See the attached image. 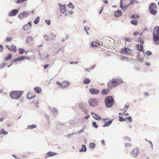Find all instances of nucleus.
<instances>
[{
    "label": "nucleus",
    "mask_w": 159,
    "mask_h": 159,
    "mask_svg": "<svg viewBox=\"0 0 159 159\" xmlns=\"http://www.w3.org/2000/svg\"><path fill=\"white\" fill-rule=\"evenodd\" d=\"M123 82V81L120 79H112L108 83L107 87L110 89H112Z\"/></svg>",
    "instance_id": "obj_1"
},
{
    "label": "nucleus",
    "mask_w": 159,
    "mask_h": 159,
    "mask_svg": "<svg viewBox=\"0 0 159 159\" xmlns=\"http://www.w3.org/2000/svg\"><path fill=\"white\" fill-rule=\"evenodd\" d=\"M153 37L154 43L157 45L159 43L157 42L159 41V27L157 26L155 27L154 29Z\"/></svg>",
    "instance_id": "obj_2"
},
{
    "label": "nucleus",
    "mask_w": 159,
    "mask_h": 159,
    "mask_svg": "<svg viewBox=\"0 0 159 159\" xmlns=\"http://www.w3.org/2000/svg\"><path fill=\"white\" fill-rule=\"evenodd\" d=\"M114 100L113 97L111 96L107 97L105 99V102L106 107L110 108L113 105Z\"/></svg>",
    "instance_id": "obj_3"
},
{
    "label": "nucleus",
    "mask_w": 159,
    "mask_h": 159,
    "mask_svg": "<svg viewBox=\"0 0 159 159\" xmlns=\"http://www.w3.org/2000/svg\"><path fill=\"white\" fill-rule=\"evenodd\" d=\"M23 93L22 91H12L10 93V96L11 98L13 99H17L21 97Z\"/></svg>",
    "instance_id": "obj_4"
},
{
    "label": "nucleus",
    "mask_w": 159,
    "mask_h": 159,
    "mask_svg": "<svg viewBox=\"0 0 159 159\" xmlns=\"http://www.w3.org/2000/svg\"><path fill=\"white\" fill-rule=\"evenodd\" d=\"M130 0H121L120 3V7L123 10H125L129 5Z\"/></svg>",
    "instance_id": "obj_5"
},
{
    "label": "nucleus",
    "mask_w": 159,
    "mask_h": 159,
    "mask_svg": "<svg viewBox=\"0 0 159 159\" xmlns=\"http://www.w3.org/2000/svg\"><path fill=\"white\" fill-rule=\"evenodd\" d=\"M149 9L150 13L153 15H155L157 13V7L156 4L154 3H151L149 5Z\"/></svg>",
    "instance_id": "obj_6"
},
{
    "label": "nucleus",
    "mask_w": 159,
    "mask_h": 159,
    "mask_svg": "<svg viewBox=\"0 0 159 159\" xmlns=\"http://www.w3.org/2000/svg\"><path fill=\"white\" fill-rule=\"evenodd\" d=\"M89 105L92 107H94L98 105V101L97 98H91L89 101Z\"/></svg>",
    "instance_id": "obj_7"
},
{
    "label": "nucleus",
    "mask_w": 159,
    "mask_h": 159,
    "mask_svg": "<svg viewBox=\"0 0 159 159\" xmlns=\"http://www.w3.org/2000/svg\"><path fill=\"white\" fill-rule=\"evenodd\" d=\"M29 15V14L27 11H25L20 13L18 17L20 19H22L26 18Z\"/></svg>",
    "instance_id": "obj_8"
},
{
    "label": "nucleus",
    "mask_w": 159,
    "mask_h": 159,
    "mask_svg": "<svg viewBox=\"0 0 159 159\" xmlns=\"http://www.w3.org/2000/svg\"><path fill=\"white\" fill-rule=\"evenodd\" d=\"M139 153V150L137 148H135L131 152V156L134 157L137 156Z\"/></svg>",
    "instance_id": "obj_9"
},
{
    "label": "nucleus",
    "mask_w": 159,
    "mask_h": 159,
    "mask_svg": "<svg viewBox=\"0 0 159 159\" xmlns=\"http://www.w3.org/2000/svg\"><path fill=\"white\" fill-rule=\"evenodd\" d=\"M90 93L93 95H96L99 94V91L98 89L95 88H91L89 90Z\"/></svg>",
    "instance_id": "obj_10"
},
{
    "label": "nucleus",
    "mask_w": 159,
    "mask_h": 159,
    "mask_svg": "<svg viewBox=\"0 0 159 159\" xmlns=\"http://www.w3.org/2000/svg\"><path fill=\"white\" fill-rule=\"evenodd\" d=\"M6 47L9 50L13 52H16L17 51L16 46L13 44H12L11 46L7 45Z\"/></svg>",
    "instance_id": "obj_11"
},
{
    "label": "nucleus",
    "mask_w": 159,
    "mask_h": 159,
    "mask_svg": "<svg viewBox=\"0 0 159 159\" xmlns=\"http://www.w3.org/2000/svg\"><path fill=\"white\" fill-rule=\"evenodd\" d=\"M59 5L61 7L60 11L61 13H63L66 11V5H62L61 3H59Z\"/></svg>",
    "instance_id": "obj_12"
},
{
    "label": "nucleus",
    "mask_w": 159,
    "mask_h": 159,
    "mask_svg": "<svg viewBox=\"0 0 159 159\" xmlns=\"http://www.w3.org/2000/svg\"><path fill=\"white\" fill-rule=\"evenodd\" d=\"M18 10L17 9H14L11 11L8 14L10 16H16L18 13Z\"/></svg>",
    "instance_id": "obj_13"
},
{
    "label": "nucleus",
    "mask_w": 159,
    "mask_h": 159,
    "mask_svg": "<svg viewBox=\"0 0 159 159\" xmlns=\"http://www.w3.org/2000/svg\"><path fill=\"white\" fill-rule=\"evenodd\" d=\"M32 25L31 21H29L27 24L24 25L23 27V29L25 30H28L31 27Z\"/></svg>",
    "instance_id": "obj_14"
},
{
    "label": "nucleus",
    "mask_w": 159,
    "mask_h": 159,
    "mask_svg": "<svg viewBox=\"0 0 159 159\" xmlns=\"http://www.w3.org/2000/svg\"><path fill=\"white\" fill-rule=\"evenodd\" d=\"M57 155V153L52 152H49L46 154V157H52Z\"/></svg>",
    "instance_id": "obj_15"
},
{
    "label": "nucleus",
    "mask_w": 159,
    "mask_h": 159,
    "mask_svg": "<svg viewBox=\"0 0 159 159\" xmlns=\"http://www.w3.org/2000/svg\"><path fill=\"white\" fill-rule=\"evenodd\" d=\"M36 96L34 93L30 92L28 93L27 98L28 99H31L32 98H34Z\"/></svg>",
    "instance_id": "obj_16"
},
{
    "label": "nucleus",
    "mask_w": 159,
    "mask_h": 159,
    "mask_svg": "<svg viewBox=\"0 0 159 159\" xmlns=\"http://www.w3.org/2000/svg\"><path fill=\"white\" fill-rule=\"evenodd\" d=\"M128 50L130 51V50L129 48H125L123 49H122L121 50V52L125 55H128L129 54V53L128 52Z\"/></svg>",
    "instance_id": "obj_17"
},
{
    "label": "nucleus",
    "mask_w": 159,
    "mask_h": 159,
    "mask_svg": "<svg viewBox=\"0 0 159 159\" xmlns=\"http://www.w3.org/2000/svg\"><path fill=\"white\" fill-rule=\"evenodd\" d=\"M25 56H23L18 57L17 58L14 60L13 61V62H15L17 61H22L23 60H24L25 59Z\"/></svg>",
    "instance_id": "obj_18"
},
{
    "label": "nucleus",
    "mask_w": 159,
    "mask_h": 159,
    "mask_svg": "<svg viewBox=\"0 0 159 159\" xmlns=\"http://www.w3.org/2000/svg\"><path fill=\"white\" fill-rule=\"evenodd\" d=\"M91 114L92 115V116L93 118L95 119L96 120H100L101 119V117L99 116L98 115L96 114L91 112Z\"/></svg>",
    "instance_id": "obj_19"
},
{
    "label": "nucleus",
    "mask_w": 159,
    "mask_h": 159,
    "mask_svg": "<svg viewBox=\"0 0 159 159\" xmlns=\"http://www.w3.org/2000/svg\"><path fill=\"white\" fill-rule=\"evenodd\" d=\"M70 85L69 83L67 81H65L62 82V87L63 88L67 87Z\"/></svg>",
    "instance_id": "obj_20"
},
{
    "label": "nucleus",
    "mask_w": 159,
    "mask_h": 159,
    "mask_svg": "<svg viewBox=\"0 0 159 159\" xmlns=\"http://www.w3.org/2000/svg\"><path fill=\"white\" fill-rule=\"evenodd\" d=\"M34 91L37 93H40L42 91V89L40 87H36L34 88Z\"/></svg>",
    "instance_id": "obj_21"
},
{
    "label": "nucleus",
    "mask_w": 159,
    "mask_h": 159,
    "mask_svg": "<svg viewBox=\"0 0 159 159\" xmlns=\"http://www.w3.org/2000/svg\"><path fill=\"white\" fill-rule=\"evenodd\" d=\"M110 89L108 88L107 89H104L102 90L101 93L102 95H105L108 93L110 91Z\"/></svg>",
    "instance_id": "obj_22"
},
{
    "label": "nucleus",
    "mask_w": 159,
    "mask_h": 159,
    "mask_svg": "<svg viewBox=\"0 0 159 159\" xmlns=\"http://www.w3.org/2000/svg\"><path fill=\"white\" fill-rule=\"evenodd\" d=\"M122 12L121 11L118 10L116 11L115 13V16L116 17H118L121 16Z\"/></svg>",
    "instance_id": "obj_23"
},
{
    "label": "nucleus",
    "mask_w": 159,
    "mask_h": 159,
    "mask_svg": "<svg viewBox=\"0 0 159 159\" xmlns=\"http://www.w3.org/2000/svg\"><path fill=\"white\" fill-rule=\"evenodd\" d=\"M37 127V126L34 125H29L28 126V127L26 129H33Z\"/></svg>",
    "instance_id": "obj_24"
},
{
    "label": "nucleus",
    "mask_w": 159,
    "mask_h": 159,
    "mask_svg": "<svg viewBox=\"0 0 159 159\" xmlns=\"http://www.w3.org/2000/svg\"><path fill=\"white\" fill-rule=\"evenodd\" d=\"M90 82V80L87 78H85L83 81V83L85 84H89Z\"/></svg>",
    "instance_id": "obj_25"
},
{
    "label": "nucleus",
    "mask_w": 159,
    "mask_h": 159,
    "mask_svg": "<svg viewBox=\"0 0 159 159\" xmlns=\"http://www.w3.org/2000/svg\"><path fill=\"white\" fill-rule=\"evenodd\" d=\"M138 3L139 2L136 0H130V2H129V5Z\"/></svg>",
    "instance_id": "obj_26"
},
{
    "label": "nucleus",
    "mask_w": 159,
    "mask_h": 159,
    "mask_svg": "<svg viewBox=\"0 0 159 159\" xmlns=\"http://www.w3.org/2000/svg\"><path fill=\"white\" fill-rule=\"evenodd\" d=\"M73 13V11H66L65 14L66 16H69L70 15H71Z\"/></svg>",
    "instance_id": "obj_27"
},
{
    "label": "nucleus",
    "mask_w": 159,
    "mask_h": 159,
    "mask_svg": "<svg viewBox=\"0 0 159 159\" xmlns=\"http://www.w3.org/2000/svg\"><path fill=\"white\" fill-rule=\"evenodd\" d=\"M143 44H140V46H139V44L137 45V47L138 48L140 51L143 52Z\"/></svg>",
    "instance_id": "obj_28"
},
{
    "label": "nucleus",
    "mask_w": 159,
    "mask_h": 159,
    "mask_svg": "<svg viewBox=\"0 0 159 159\" xmlns=\"http://www.w3.org/2000/svg\"><path fill=\"white\" fill-rule=\"evenodd\" d=\"M112 122V120H110L107 122H106L104 125L103 126V127L108 126L110 125Z\"/></svg>",
    "instance_id": "obj_29"
},
{
    "label": "nucleus",
    "mask_w": 159,
    "mask_h": 159,
    "mask_svg": "<svg viewBox=\"0 0 159 159\" xmlns=\"http://www.w3.org/2000/svg\"><path fill=\"white\" fill-rule=\"evenodd\" d=\"M12 55L11 54H8L7 57L5 58V61H8L11 59Z\"/></svg>",
    "instance_id": "obj_30"
},
{
    "label": "nucleus",
    "mask_w": 159,
    "mask_h": 159,
    "mask_svg": "<svg viewBox=\"0 0 159 159\" xmlns=\"http://www.w3.org/2000/svg\"><path fill=\"white\" fill-rule=\"evenodd\" d=\"M99 45V44L97 42H92L91 43V46L92 47H98Z\"/></svg>",
    "instance_id": "obj_31"
},
{
    "label": "nucleus",
    "mask_w": 159,
    "mask_h": 159,
    "mask_svg": "<svg viewBox=\"0 0 159 159\" xmlns=\"http://www.w3.org/2000/svg\"><path fill=\"white\" fill-rule=\"evenodd\" d=\"M86 151V146L84 145H82V148L80 150V152L83 151L85 152Z\"/></svg>",
    "instance_id": "obj_32"
},
{
    "label": "nucleus",
    "mask_w": 159,
    "mask_h": 159,
    "mask_svg": "<svg viewBox=\"0 0 159 159\" xmlns=\"http://www.w3.org/2000/svg\"><path fill=\"white\" fill-rule=\"evenodd\" d=\"M138 23V21L135 20H132L131 21V23L134 25H136Z\"/></svg>",
    "instance_id": "obj_33"
},
{
    "label": "nucleus",
    "mask_w": 159,
    "mask_h": 159,
    "mask_svg": "<svg viewBox=\"0 0 159 159\" xmlns=\"http://www.w3.org/2000/svg\"><path fill=\"white\" fill-rule=\"evenodd\" d=\"M0 132L1 134H2L4 135H6L8 134V132L6 131L3 129H1Z\"/></svg>",
    "instance_id": "obj_34"
},
{
    "label": "nucleus",
    "mask_w": 159,
    "mask_h": 159,
    "mask_svg": "<svg viewBox=\"0 0 159 159\" xmlns=\"http://www.w3.org/2000/svg\"><path fill=\"white\" fill-rule=\"evenodd\" d=\"M140 17L139 16L137 15H133L131 16L130 17V18H133V19H136Z\"/></svg>",
    "instance_id": "obj_35"
},
{
    "label": "nucleus",
    "mask_w": 159,
    "mask_h": 159,
    "mask_svg": "<svg viewBox=\"0 0 159 159\" xmlns=\"http://www.w3.org/2000/svg\"><path fill=\"white\" fill-rule=\"evenodd\" d=\"M39 17H37L35 19L34 21V22L35 24H38L39 22Z\"/></svg>",
    "instance_id": "obj_36"
},
{
    "label": "nucleus",
    "mask_w": 159,
    "mask_h": 159,
    "mask_svg": "<svg viewBox=\"0 0 159 159\" xmlns=\"http://www.w3.org/2000/svg\"><path fill=\"white\" fill-rule=\"evenodd\" d=\"M95 144L94 143H91L89 144V147L91 148H93L95 147Z\"/></svg>",
    "instance_id": "obj_37"
},
{
    "label": "nucleus",
    "mask_w": 159,
    "mask_h": 159,
    "mask_svg": "<svg viewBox=\"0 0 159 159\" xmlns=\"http://www.w3.org/2000/svg\"><path fill=\"white\" fill-rule=\"evenodd\" d=\"M68 7L72 9L74 8V6L71 2L69 3V4L68 5Z\"/></svg>",
    "instance_id": "obj_38"
},
{
    "label": "nucleus",
    "mask_w": 159,
    "mask_h": 159,
    "mask_svg": "<svg viewBox=\"0 0 159 159\" xmlns=\"http://www.w3.org/2000/svg\"><path fill=\"white\" fill-rule=\"evenodd\" d=\"M19 53L20 54H22L25 52L24 49L22 48H20L19 49Z\"/></svg>",
    "instance_id": "obj_39"
},
{
    "label": "nucleus",
    "mask_w": 159,
    "mask_h": 159,
    "mask_svg": "<svg viewBox=\"0 0 159 159\" xmlns=\"http://www.w3.org/2000/svg\"><path fill=\"white\" fill-rule=\"evenodd\" d=\"M12 38L11 37L7 38L6 39V41L7 42H11L12 40Z\"/></svg>",
    "instance_id": "obj_40"
},
{
    "label": "nucleus",
    "mask_w": 159,
    "mask_h": 159,
    "mask_svg": "<svg viewBox=\"0 0 159 159\" xmlns=\"http://www.w3.org/2000/svg\"><path fill=\"white\" fill-rule=\"evenodd\" d=\"M125 119H126V120L127 119L130 122H131L132 121V117L131 116H129L128 117H126L125 118Z\"/></svg>",
    "instance_id": "obj_41"
},
{
    "label": "nucleus",
    "mask_w": 159,
    "mask_h": 159,
    "mask_svg": "<svg viewBox=\"0 0 159 159\" xmlns=\"http://www.w3.org/2000/svg\"><path fill=\"white\" fill-rule=\"evenodd\" d=\"M28 0H17L16 1L17 3H19L22 2H23Z\"/></svg>",
    "instance_id": "obj_42"
},
{
    "label": "nucleus",
    "mask_w": 159,
    "mask_h": 159,
    "mask_svg": "<svg viewBox=\"0 0 159 159\" xmlns=\"http://www.w3.org/2000/svg\"><path fill=\"white\" fill-rule=\"evenodd\" d=\"M93 125V127H95L96 128H97L98 127V126L96 124V122L94 121L92 123Z\"/></svg>",
    "instance_id": "obj_43"
},
{
    "label": "nucleus",
    "mask_w": 159,
    "mask_h": 159,
    "mask_svg": "<svg viewBox=\"0 0 159 159\" xmlns=\"http://www.w3.org/2000/svg\"><path fill=\"white\" fill-rule=\"evenodd\" d=\"M7 65V63L6 62L3 63L0 66V68L1 69L3 68L4 66Z\"/></svg>",
    "instance_id": "obj_44"
},
{
    "label": "nucleus",
    "mask_w": 159,
    "mask_h": 159,
    "mask_svg": "<svg viewBox=\"0 0 159 159\" xmlns=\"http://www.w3.org/2000/svg\"><path fill=\"white\" fill-rule=\"evenodd\" d=\"M119 120L120 121H123L126 120V119H125L124 118H123L121 116H119Z\"/></svg>",
    "instance_id": "obj_45"
},
{
    "label": "nucleus",
    "mask_w": 159,
    "mask_h": 159,
    "mask_svg": "<svg viewBox=\"0 0 159 159\" xmlns=\"http://www.w3.org/2000/svg\"><path fill=\"white\" fill-rule=\"evenodd\" d=\"M84 29H85V30L87 34H89L88 33V31L89 30V28L88 27L85 26L84 27Z\"/></svg>",
    "instance_id": "obj_46"
},
{
    "label": "nucleus",
    "mask_w": 159,
    "mask_h": 159,
    "mask_svg": "<svg viewBox=\"0 0 159 159\" xmlns=\"http://www.w3.org/2000/svg\"><path fill=\"white\" fill-rule=\"evenodd\" d=\"M125 40L126 42H131L132 41V39L130 38H126Z\"/></svg>",
    "instance_id": "obj_47"
},
{
    "label": "nucleus",
    "mask_w": 159,
    "mask_h": 159,
    "mask_svg": "<svg viewBox=\"0 0 159 159\" xmlns=\"http://www.w3.org/2000/svg\"><path fill=\"white\" fill-rule=\"evenodd\" d=\"M6 124L8 127H9L11 126V122L10 121H8L6 122Z\"/></svg>",
    "instance_id": "obj_48"
},
{
    "label": "nucleus",
    "mask_w": 159,
    "mask_h": 159,
    "mask_svg": "<svg viewBox=\"0 0 159 159\" xmlns=\"http://www.w3.org/2000/svg\"><path fill=\"white\" fill-rule=\"evenodd\" d=\"M146 54L148 55H150L152 54V52L149 51H147L146 52Z\"/></svg>",
    "instance_id": "obj_49"
},
{
    "label": "nucleus",
    "mask_w": 159,
    "mask_h": 159,
    "mask_svg": "<svg viewBox=\"0 0 159 159\" xmlns=\"http://www.w3.org/2000/svg\"><path fill=\"white\" fill-rule=\"evenodd\" d=\"M3 50V48L2 46L0 45V52H2Z\"/></svg>",
    "instance_id": "obj_50"
},
{
    "label": "nucleus",
    "mask_w": 159,
    "mask_h": 159,
    "mask_svg": "<svg viewBox=\"0 0 159 159\" xmlns=\"http://www.w3.org/2000/svg\"><path fill=\"white\" fill-rule=\"evenodd\" d=\"M45 22L48 25H50V20H47L45 21Z\"/></svg>",
    "instance_id": "obj_51"
},
{
    "label": "nucleus",
    "mask_w": 159,
    "mask_h": 159,
    "mask_svg": "<svg viewBox=\"0 0 159 159\" xmlns=\"http://www.w3.org/2000/svg\"><path fill=\"white\" fill-rule=\"evenodd\" d=\"M56 84L58 85H59V86H61L62 87V83H60V82H59V81H57V82H56Z\"/></svg>",
    "instance_id": "obj_52"
},
{
    "label": "nucleus",
    "mask_w": 159,
    "mask_h": 159,
    "mask_svg": "<svg viewBox=\"0 0 159 159\" xmlns=\"http://www.w3.org/2000/svg\"><path fill=\"white\" fill-rule=\"evenodd\" d=\"M49 65L47 64L44 65L43 67L44 69H47L49 66Z\"/></svg>",
    "instance_id": "obj_53"
},
{
    "label": "nucleus",
    "mask_w": 159,
    "mask_h": 159,
    "mask_svg": "<svg viewBox=\"0 0 159 159\" xmlns=\"http://www.w3.org/2000/svg\"><path fill=\"white\" fill-rule=\"evenodd\" d=\"M139 42L140 43V44H143L144 43L142 39L139 40Z\"/></svg>",
    "instance_id": "obj_54"
},
{
    "label": "nucleus",
    "mask_w": 159,
    "mask_h": 159,
    "mask_svg": "<svg viewBox=\"0 0 159 159\" xmlns=\"http://www.w3.org/2000/svg\"><path fill=\"white\" fill-rule=\"evenodd\" d=\"M123 114L125 116H128L129 115V114H128V112L127 113H126V111H125L124 113H123Z\"/></svg>",
    "instance_id": "obj_55"
},
{
    "label": "nucleus",
    "mask_w": 159,
    "mask_h": 159,
    "mask_svg": "<svg viewBox=\"0 0 159 159\" xmlns=\"http://www.w3.org/2000/svg\"><path fill=\"white\" fill-rule=\"evenodd\" d=\"M4 118L3 117H1L0 118V121H2L4 120Z\"/></svg>",
    "instance_id": "obj_56"
},
{
    "label": "nucleus",
    "mask_w": 159,
    "mask_h": 159,
    "mask_svg": "<svg viewBox=\"0 0 159 159\" xmlns=\"http://www.w3.org/2000/svg\"><path fill=\"white\" fill-rule=\"evenodd\" d=\"M56 37V35H55L52 34V38L55 39Z\"/></svg>",
    "instance_id": "obj_57"
},
{
    "label": "nucleus",
    "mask_w": 159,
    "mask_h": 159,
    "mask_svg": "<svg viewBox=\"0 0 159 159\" xmlns=\"http://www.w3.org/2000/svg\"><path fill=\"white\" fill-rule=\"evenodd\" d=\"M138 34V33L137 32H134L133 34L135 36L137 35Z\"/></svg>",
    "instance_id": "obj_58"
},
{
    "label": "nucleus",
    "mask_w": 159,
    "mask_h": 159,
    "mask_svg": "<svg viewBox=\"0 0 159 159\" xmlns=\"http://www.w3.org/2000/svg\"><path fill=\"white\" fill-rule=\"evenodd\" d=\"M144 94L147 97H148L149 95V93H144Z\"/></svg>",
    "instance_id": "obj_59"
},
{
    "label": "nucleus",
    "mask_w": 159,
    "mask_h": 159,
    "mask_svg": "<svg viewBox=\"0 0 159 159\" xmlns=\"http://www.w3.org/2000/svg\"><path fill=\"white\" fill-rule=\"evenodd\" d=\"M125 145L126 146H131V144H130V143H125Z\"/></svg>",
    "instance_id": "obj_60"
},
{
    "label": "nucleus",
    "mask_w": 159,
    "mask_h": 159,
    "mask_svg": "<svg viewBox=\"0 0 159 159\" xmlns=\"http://www.w3.org/2000/svg\"><path fill=\"white\" fill-rule=\"evenodd\" d=\"M101 142L102 143L103 145H105V142H104V140H102L101 141Z\"/></svg>",
    "instance_id": "obj_61"
},
{
    "label": "nucleus",
    "mask_w": 159,
    "mask_h": 159,
    "mask_svg": "<svg viewBox=\"0 0 159 159\" xmlns=\"http://www.w3.org/2000/svg\"><path fill=\"white\" fill-rule=\"evenodd\" d=\"M89 118V116H85V117H84V118L86 119H88Z\"/></svg>",
    "instance_id": "obj_62"
},
{
    "label": "nucleus",
    "mask_w": 159,
    "mask_h": 159,
    "mask_svg": "<svg viewBox=\"0 0 159 159\" xmlns=\"http://www.w3.org/2000/svg\"><path fill=\"white\" fill-rule=\"evenodd\" d=\"M104 2L105 4H107L108 2L107 0H104L103 1Z\"/></svg>",
    "instance_id": "obj_63"
},
{
    "label": "nucleus",
    "mask_w": 159,
    "mask_h": 159,
    "mask_svg": "<svg viewBox=\"0 0 159 159\" xmlns=\"http://www.w3.org/2000/svg\"><path fill=\"white\" fill-rule=\"evenodd\" d=\"M25 59H26L27 60H29L30 59V58L29 57H27L25 56Z\"/></svg>",
    "instance_id": "obj_64"
}]
</instances>
